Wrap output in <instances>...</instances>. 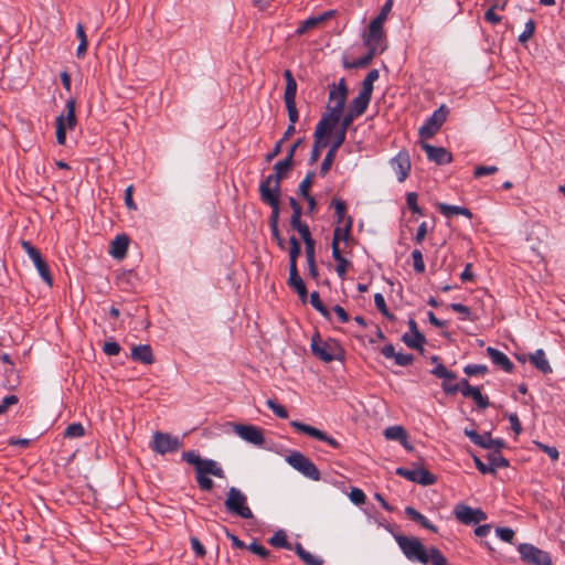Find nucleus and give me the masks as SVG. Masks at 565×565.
<instances>
[{"label":"nucleus","mask_w":565,"mask_h":565,"mask_svg":"<svg viewBox=\"0 0 565 565\" xmlns=\"http://www.w3.org/2000/svg\"><path fill=\"white\" fill-rule=\"evenodd\" d=\"M182 458L189 465L194 466L195 479L202 491L209 492L214 487V482L209 478V476H214L216 478L225 477L223 468L215 460L203 459L195 451H185L182 454Z\"/></svg>","instance_id":"obj_1"},{"label":"nucleus","mask_w":565,"mask_h":565,"mask_svg":"<svg viewBox=\"0 0 565 565\" xmlns=\"http://www.w3.org/2000/svg\"><path fill=\"white\" fill-rule=\"evenodd\" d=\"M347 97L348 87L344 78H341L338 85L334 83L331 84L329 86L327 114H324L321 119H327L328 122L337 126L343 115Z\"/></svg>","instance_id":"obj_2"},{"label":"nucleus","mask_w":565,"mask_h":565,"mask_svg":"<svg viewBox=\"0 0 565 565\" xmlns=\"http://www.w3.org/2000/svg\"><path fill=\"white\" fill-rule=\"evenodd\" d=\"M395 539L407 559L417 561L422 564L431 561L430 550L427 552L419 539L404 535H397Z\"/></svg>","instance_id":"obj_3"},{"label":"nucleus","mask_w":565,"mask_h":565,"mask_svg":"<svg viewBox=\"0 0 565 565\" xmlns=\"http://www.w3.org/2000/svg\"><path fill=\"white\" fill-rule=\"evenodd\" d=\"M227 512L242 519H252V510L247 505V497L237 488L231 487L224 502Z\"/></svg>","instance_id":"obj_4"},{"label":"nucleus","mask_w":565,"mask_h":565,"mask_svg":"<svg viewBox=\"0 0 565 565\" xmlns=\"http://www.w3.org/2000/svg\"><path fill=\"white\" fill-rule=\"evenodd\" d=\"M291 167L292 162L290 161V157H286L285 159L278 161L274 166V173L269 174L265 180L262 181L259 191H264L266 189L270 192L280 193V183L284 178V173L290 170Z\"/></svg>","instance_id":"obj_5"},{"label":"nucleus","mask_w":565,"mask_h":565,"mask_svg":"<svg viewBox=\"0 0 565 565\" xmlns=\"http://www.w3.org/2000/svg\"><path fill=\"white\" fill-rule=\"evenodd\" d=\"M286 460L294 469L301 472L305 477L313 481L320 480V472L316 465L301 452L294 451Z\"/></svg>","instance_id":"obj_6"},{"label":"nucleus","mask_w":565,"mask_h":565,"mask_svg":"<svg viewBox=\"0 0 565 565\" xmlns=\"http://www.w3.org/2000/svg\"><path fill=\"white\" fill-rule=\"evenodd\" d=\"M182 447V441L178 436L168 433L156 431L152 435L151 448L153 451L166 455L175 452Z\"/></svg>","instance_id":"obj_7"},{"label":"nucleus","mask_w":565,"mask_h":565,"mask_svg":"<svg viewBox=\"0 0 565 565\" xmlns=\"http://www.w3.org/2000/svg\"><path fill=\"white\" fill-rule=\"evenodd\" d=\"M521 559L532 565H552V559L545 551L537 548L536 546L522 543L518 546Z\"/></svg>","instance_id":"obj_8"},{"label":"nucleus","mask_w":565,"mask_h":565,"mask_svg":"<svg viewBox=\"0 0 565 565\" xmlns=\"http://www.w3.org/2000/svg\"><path fill=\"white\" fill-rule=\"evenodd\" d=\"M22 247L24 248L29 257L32 259L41 278L46 282L49 287H51L53 285V278L46 262L42 258L40 250L35 248L30 242L26 241L22 242Z\"/></svg>","instance_id":"obj_9"},{"label":"nucleus","mask_w":565,"mask_h":565,"mask_svg":"<svg viewBox=\"0 0 565 565\" xmlns=\"http://www.w3.org/2000/svg\"><path fill=\"white\" fill-rule=\"evenodd\" d=\"M454 514L456 519L465 525L478 524L487 520V514L481 509H472L465 503L456 504Z\"/></svg>","instance_id":"obj_10"},{"label":"nucleus","mask_w":565,"mask_h":565,"mask_svg":"<svg viewBox=\"0 0 565 565\" xmlns=\"http://www.w3.org/2000/svg\"><path fill=\"white\" fill-rule=\"evenodd\" d=\"M448 115V109L441 105L434 114L425 121L419 128V136L422 138H431L440 129Z\"/></svg>","instance_id":"obj_11"},{"label":"nucleus","mask_w":565,"mask_h":565,"mask_svg":"<svg viewBox=\"0 0 565 565\" xmlns=\"http://www.w3.org/2000/svg\"><path fill=\"white\" fill-rule=\"evenodd\" d=\"M312 353L323 362H332L337 359L339 345L335 341H322L313 337L311 341Z\"/></svg>","instance_id":"obj_12"},{"label":"nucleus","mask_w":565,"mask_h":565,"mask_svg":"<svg viewBox=\"0 0 565 565\" xmlns=\"http://www.w3.org/2000/svg\"><path fill=\"white\" fill-rule=\"evenodd\" d=\"M396 475L404 477L405 479L417 482L423 486H430L437 481L435 475L430 473L428 470L424 468L419 469H407L404 467H399L396 469Z\"/></svg>","instance_id":"obj_13"},{"label":"nucleus","mask_w":565,"mask_h":565,"mask_svg":"<svg viewBox=\"0 0 565 565\" xmlns=\"http://www.w3.org/2000/svg\"><path fill=\"white\" fill-rule=\"evenodd\" d=\"M290 425L298 431L303 433V434H306L312 438H316L318 440L324 441L334 449H339L341 447L340 443L337 439H334L333 437L329 436L327 433H324L313 426L303 424L298 420H292L290 423Z\"/></svg>","instance_id":"obj_14"},{"label":"nucleus","mask_w":565,"mask_h":565,"mask_svg":"<svg viewBox=\"0 0 565 565\" xmlns=\"http://www.w3.org/2000/svg\"><path fill=\"white\" fill-rule=\"evenodd\" d=\"M390 166L395 172L397 181L404 182L412 169L409 153L406 150H401L390 160Z\"/></svg>","instance_id":"obj_15"},{"label":"nucleus","mask_w":565,"mask_h":565,"mask_svg":"<svg viewBox=\"0 0 565 565\" xmlns=\"http://www.w3.org/2000/svg\"><path fill=\"white\" fill-rule=\"evenodd\" d=\"M364 45L369 51L381 54L386 50L384 31L369 25V32L364 39Z\"/></svg>","instance_id":"obj_16"},{"label":"nucleus","mask_w":565,"mask_h":565,"mask_svg":"<svg viewBox=\"0 0 565 565\" xmlns=\"http://www.w3.org/2000/svg\"><path fill=\"white\" fill-rule=\"evenodd\" d=\"M234 431L244 440L262 446L265 443L263 430L257 426L237 424L234 426Z\"/></svg>","instance_id":"obj_17"},{"label":"nucleus","mask_w":565,"mask_h":565,"mask_svg":"<svg viewBox=\"0 0 565 565\" xmlns=\"http://www.w3.org/2000/svg\"><path fill=\"white\" fill-rule=\"evenodd\" d=\"M259 194H260L262 201L271 207V213L269 216V227L278 226L279 213H280V207H279L280 193L270 192L265 189L264 191H259Z\"/></svg>","instance_id":"obj_18"},{"label":"nucleus","mask_w":565,"mask_h":565,"mask_svg":"<svg viewBox=\"0 0 565 565\" xmlns=\"http://www.w3.org/2000/svg\"><path fill=\"white\" fill-rule=\"evenodd\" d=\"M287 285L297 292L302 303L307 302L308 291L303 279L298 273V267L289 268Z\"/></svg>","instance_id":"obj_19"},{"label":"nucleus","mask_w":565,"mask_h":565,"mask_svg":"<svg viewBox=\"0 0 565 565\" xmlns=\"http://www.w3.org/2000/svg\"><path fill=\"white\" fill-rule=\"evenodd\" d=\"M422 149L426 152L427 158L437 164H446L451 162V153L443 147H435L429 143H422Z\"/></svg>","instance_id":"obj_20"},{"label":"nucleus","mask_w":565,"mask_h":565,"mask_svg":"<svg viewBox=\"0 0 565 565\" xmlns=\"http://www.w3.org/2000/svg\"><path fill=\"white\" fill-rule=\"evenodd\" d=\"M335 127L337 126L328 122L327 119H320L313 134L315 141L312 147H317L320 151L322 148L327 147L328 140L326 137L330 135Z\"/></svg>","instance_id":"obj_21"},{"label":"nucleus","mask_w":565,"mask_h":565,"mask_svg":"<svg viewBox=\"0 0 565 565\" xmlns=\"http://www.w3.org/2000/svg\"><path fill=\"white\" fill-rule=\"evenodd\" d=\"M334 13H335L334 10H329V11H326L317 17H310V18L306 19L303 22H301V24L296 30V34L297 35L305 34L308 30L315 29L318 25H320L321 23H323L324 21L331 19L334 15Z\"/></svg>","instance_id":"obj_22"},{"label":"nucleus","mask_w":565,"mask_h":565,"mask_svg":"<svg viewBox=\"0 0 565 565\" xmlns=\"http://www.w3.org/2000/svg\"><path fill=\"white\" fill-rule=\"evenodd\" d=\"M129 238L127 235H117L110 244L109 253L116 259H122L128 249Z\"/></svg>","instance_id":"obj_23"},{"label":"nucleus","mask_w":565,"mask_h":565,"mask_svg":"<svg viewBox=\"0 0 565 565\" xmlns=\"http://www.w3.org/2000/svg\"><path fill=\"white\" fill-rule=\"evenodd\" d=\"M487 353L495 365L500 366L508 373H511L513 371L514 364L503 352L492 347H489L487 349Z\"/></svg>","instance_id":"obj_24"},{"label":"nucleus","mask_w":565,"mask_h":565,"mask_svg":"<svg viewBox=\"0 0 565 565\" xmlns=\"http://www.w3.org/2000/svg\"><path fill=\"white\" fill-rule=\"evenodd\" d=\"M529 361L544 374L552 373V367L546 359L544 350L537 349L534 353L529 354Z\"/></svg>","instance_id":"obj_25"},{"label":"nucleus","mask_w":565,"mask_h":565,"mask_svg":"<svg viewBox=\"0 0 565 565\" xmlns=\"http://www.w3.org/2000/svg\"><path fill=\"white\" fill-rule=\"evenodd\" d=\"M131 358L143 364H152L154 359L151 347L148 344L135 345L131 349Z\"/></svg>","instance_id":"obj_26"},{"label":"nucleus","mask_w":565,"mask_h":565,"mask_svg":"<svg viewBox=\"0 0 565 565\" xmlns=\"http://www.w3.org/2000/svg\"><path fill=\"white\" fill-rule=\"evenodd\" d=\"M371 98H372L371 95L360 90L358 96L352 99L349 110H351L352 113H354L358 116L363 115L371 102Z\"/></svg>","instance_id":"obj_27"},{"label":"nucleus","mask_w":565,"mask_h":565,"mask_svg":"<svg viewBox=\"0 0 565 565\" xmlns=\"http://www.w3.org/2000/svg\"><path fill=\"white\" fill-rule=\"evenodd\" d=\"M439 212L445 215L446 217H450L452 215H463L468 218L472 217V213L469 209L463 206H457V205H449L446 203H439L438 204Z\"/></svg>","instance_id":"obj_28"},{"label":"nucleus","mask_w":565,"mask_h":565,"mask_svg":"<svg viewBox=\"0 0 565 565\" xmlns=\"http://www.w3.org/2000/svg\"><path fill=\"white\" fill-rule=\"evenodd\" d=\"M405 513L412 521L419 523L423 527L431 532H437V527L434 524H431L425 515H423L413 507H406Z\"/></svg>","instance_id":"obj_29"},{"label":"nucleus","mask_w":565,"mask_h":565,"mask_svg":"<svg viewBox=\"0 0 565 565\" xmlns=\"http://www.w3.org/2000/svg\"><path fill=\"white\" fill-rule=\"evenodd\" d=\"M284 77L286 79V88L284 94L285 102L296 100L297 82L290 70H285Z\"/></svg>","instance_id":"obj_30"},{"label":"nucleus","mask_w":565,"mask_h":565,"mask_svg":"<svg viewBox=\"0 0 565 565\" xmlns=\"http://www.w3.org/2000/svg\"><path fill=\"white\" fill-rule=\"evenodd\" d=\"M402 340L403 342L408 347V348H412V349H416V350H419V351H423L424 350V344L426 342V339L424 337L423 333H405L403 337H402Z\"/></svg>","instance_id":"obj_31"},{"label":"nucleus","mask_w":565,"mask_h":565,"mask_svg":"<svg viewBox=\"0 0 565 565\" xmlns=\"http://www.w3.org/2000/svg\"><path fill=\"white\" fill-rule=\"evenodd\" d=\"M76 102L74 98H70L66 102V116H64L65 126L72 130L77 124L76 119Z\"/></svg>","instance_id":"obj_32"},{"label":"nucleus","mask_w":565,"mask_h":565,"mask_svg":"<svg viewBox=\"0 0 565 565\" xmlns=\"http://www.w3.org/2000/svg\"><path fill=\"white\" fill-rule=\"evenodd\" d=\"M268 543L274 547H280L291 550L292 545L287 540V534L284 530H278L271 537L268 539Z\"/></svg>","instance_id":"obj_33"},{"label":"nucleus","mask_w":565,"mask_h":565,"mask_svg":"<svg viewBox=\"0 0 565 565\" xmlns=\"http://www.w3.org/2000/svg\"><path fill=\"white\" fill-rule=\"evenodd\" d=\"M384 436L390 440H399L401 444L406 443V431L402 426H391L384 430Z\"/></svg>","instance_id":"obj_34"},{"label":"nucleus","mask_w":565,"mask_h":565,"mask_svg":"<svg viewBox=\"0 0 565 565\" xmlns=\"http://www.w3.org/2000/svg\"><path fill=\"white\" fill-rule=\"evenodd\" d=\"M352 227V218L350 216L347 217L344 227L337 226L333 231L332 242L340 243V241H347Z\"/></svg>","instance_id":"obj_35"},{"label":"nucleus","mask_w":565,"mask_h":565,"mask_svg":"<svg viewBox=\"0 0 565 565\" xmlns=\"http://www.w3.org/2000/svg\"><path fill=\"white\" fill-rule=\"evenodd\" d=\"M488 462L490 467L493 468V473H495L498 468H507L509 467V460L505 459L499 450H495L487 456Z\"/></svg>","instance_id":"obj_36"},{"label":"nucleus","mask_w":565,"mask_h":565,"mask_svg":"<svg viewBox=\"0 0 565 565\" xmlns=\"http://www.w3.org/2000/svg\"><path fill=\"white\" fill-rule=\"evenodd\" d=\"M289 268H294L297 267V259L301 253V245L295 236L289 238Z\"/></svg>","instance_id":"obj_37"},{"label":"nucleus","mask_w":565,"mask_h":565,"mask_svg":"<svg viewBox=\"0 0 565 565\" xmlns=\"http://www.w3.org/2000/svg\"><path fill=\"white\" fill-rule=\"evenodd\" d=\"M392 9V0L385 2L381 12L371 21L370 25L383 30V24Z\"/></svg>","instance_id":"obj_38"},{"label":"nucleus","mask_w":565,"mask_h":565,"mask_svg":"<svg viewBox=\"0 0 565 565\" xmlns=\"http://www.w3.org/2000/svg\"><path fill=\"white\" fill-rule=\"evenodd\" d=\"M379 77H380L379 70H375V68L371 70L362 83L361 92L366 93L372 96L373 84H374V82H376L379 79Z\"/></svg>","instance_id":"obj_39"},{"label":"nucleus","mask_w":565,"mask_h":565,"mask_svg":"<svg viewBox=\"0 0 565 565\" xmlns=\"http://www.w3.org/2000/svg\"><path fill=\"white\" fill-rule=\"evenodd\" d=\"M331 205L334 207L335 216H337V223L338 224H345V213H347V204L344 201H341L339 199L332 200Z\"/></svg>","instance_id":"obj_40"},{"label":"nucleus","mask_w":565,"mask_h":565,"mask_svg":"<svg viewBox=\"0 0 565 565\" xmlns=\"http://www.w3.org/2000/svg\"><path fill=\"white\" fill-rule=\"evenodd\" d=\"M66 129L64 121V115H60L56 118V141L58 145L64 146L66 142Z\"/></svg>","instance_id":"obj_41"},{"label":"nucleus","mask_w":565,"mask_h":565,"mask_svg":"<svg viewBox=\"0 0 565 565\" xmlns=\"http://www.w3.org/2000/svg\"><path fill=\"white\" fill-rule=\"evenodd\" d=\"M85 435V428L81 423H73L68 425L64 431L66 438H81Z\"/></svg>","instance_id":"obj_42"},{"label":"nucleus","mask_w":565,"mask_h":565,"mask_svg":"<svg viewBox=\"0 0 565 565\" xmlns=\"http://www.w3.org/2000/svg\"><path fill=\"white\" fill-rule=\"evenodd\" d=\"M480 447L484 449H495L500 450L504 447V441L502 439H492L489 433L482 435V444Z\"/></svg>","instance_id":"obj_43"},{"label":"nucleus","mask_w":565,"mask_h":565,"mask_svg":"<svg viewBox=\"0 0 565 565\" xmlns=\"http://www.w3.org/2000/svg\"><path fill=\"white\" fill-rule=\"evenodd\" d=\"M310 303L312 305V307L319 311L323 317L326 318H330V312L329 310L327 309V307L323 305V302L321 301L320 299V296H319V292L318 291H313L311 292L310 295Z\"/></svg>","instance_id":"obj_44"},{"label":"nucleus","mask_w":565,"mask_h":565,"mask_svg":"<svg viewBox=\"0 0 565 565\" xmlns=\"http://www.w3.org/2000/svg\"><path fill=\"white\" fill-rule=\"evenodd\" d=\"M431 374L444 380H455L457 377L456 374L449 371L443 363H437L435 369L431 370Z\"/></svg>","instance_id":"obj_45"},{"label":"nucleus","mask_w":565,"mask_h":565,"mask_svg":"<svg viewBox=\"0 0 565 565\" xmlns=\"http://www.w3.org/2000/svg\"><path fill=\"white\" fill-rule=\"evenodd\" d=\"M313 177H315L313 172H308L307 175L305 177V179L300 182L298 192L302 198L310 195L309 191H310V188L313 182Z\"/></svg>","instance_id":"obj_46"},{"label":"nucleus","mask_w":565,"mask_h":565,"mask_svg":"<svg viewBox=\"0 0 565 565\" xmlns=\"http://www.w3.org/2000/svg\"><path fill=\"white\" fill-rule=\"evenodd\" d=\"M413 267L414 270L418 274H423L425 271V263L423 258V253L419 249H414L412 252Z\"/></svg>","instance_id":"obj_47"},{"label":"nucleus","mask_w":565,"mask_h":565,"mask_svg":"<svg viewBox=\"0 0 565 565\" xmlns=\"http://www.w3.org/2000/svg\"><path fill=\"white\" fill-rule=\"evenodd\" d=\"M290 226L296 230L303 242L313 239L309 230V226L301 221L290 224Z\"/></svg>","instance_id":"obj_48"},{"label":"nucleus","mask_w":565,"mask_h":565,"mask_svg":"<svg viewBox=\"0 0 565 565\" xmlns=\"http://www.w3.org/2000/svg\"><path fill=\"white\" fill-rule=\"evenodd\" d=\"M266 404L277 417L282 419L288 418V412L282 405L278 404L274 399H267Z\"/></svg>","instance_id":"obj_49"},{"label":"nucleus","mask_w":565,"mask_h":565,"mask_svg":"<svg viewBox=\"0 0 565 565\" xmlns=\"http://www.w3.org/2000/svg\"><path fill=\"white\" fill-rule=\"evenodd\" d=\"M463 372L468 376L483 375L488 372V367L483 364H468L463 367Z\"/></svg>","instance_id":"obj_50"},{"label":"nucleus","mask_w":565,"mask_h":565,"mask_svg":"<svg viewBox=\"0 0 565 565\" xmlns=\"http://www.w3.org/2000/svg\"><path fill=\"white\" fill-rule=\"evenodd\" d=\"M335 156H337V152H334L333 150H328V152L321 163V167H320V173L322 177H324L329 172V170L335 159Z\"/></svg>","instance_id":"obj_51"},{"label":"nucleus","mask_w":565,"mask_h":565,"mask_svg":"<svg viewBox=\"0 0 565 565\" xmlns=\"http://www.w3.org/2000/svg\"><path fill=\"white\" fill-rule=\"evenodd\" d=\"M535 23L533 20H529L525 23L523 32L519 35V42L525 43L527 42L534 34Z\"/></svg>","instance_id":"obj_52"},{"label":"nucleus","mask_w":565,"mask_h":565,"mask_svg":"<svg viewBox=\"0 0 565 565\" xmlns=\"http://www.w3.org/2000/svg\"><path fill=\"white\" fill-rule=\"evenodd\" d=\"M374 303L382 315L386 316L390 319L393 318V316L388 312L385 299L382 294L377 292L374 295Z\"/></svg>","instance_id":"obj_53"},{"label":"nucleus","mask_w":565,"mask_h":565,"mask_svg":"<svg viewBox=\"0 0 565 565\" xmlns=\"http://www.w3.org/2000/svg\"><path fill=\"white\" fill-rule=\"evenodd\" d=\"M289 204H290V206L292 209V215H291V218H290V224L296 223L298 221H301L302 209H301L300 204L292 196L289 198Z\"/></svg>","instance_id":"obj_54"},{"label":"nucleus","mask_w":565,"mask_h":565,"mask_svg":"<svg viewBox=\"0 0 565 565\" xmlns=\"http://www.w3.org/2000/svg\"><path fill=\"white\" fill-rule=\"evenodd\" d=\"M247 548L255 555L266 558L269 556V551L263 545L258 544L256 541H253Z\"/></svg>","instance_id":"obj_55"},{"label":"nucleus","mask_w":565,"mask_h":565,"mask_svg":"<svg viewBox=\"0 0 565 565\" xmlns=\"http://www.w3.org/2000/svg\"><path fill=\"white\" fill-rule=\"evenodd\" d=\"M349 498L354 504L358 505L363 504L366 499L365 493L359 488H352L349 493Z\"/></svg>","instance_id":"obj_56"},{"label":"nucleus","mask_w":565,"mask_h":565,"mask_svg":"<svg viewBox=\"0 0 565 565\" xmlns=\"http://www.w3.org/2000/svg\"><path fill=\"white\" fill-rule=\"evenodd\" d=\"M376 55L377 54L369 51L367 54L353 62L351 66L356 68L366 67Z\"/></svg>","instance_id":"obj_57"},{"label":"nucleus","mask_w":565,"mask_h":565,"mask_svg":"<svg viewBox=\"0 0 565 565\" xmlns=\"http://www.w3.org/2000/svg\"><path fill=\"white\" fill-rule=\"evenodd\" d=\"M285 104L288 111L289 121L291 125H295L299 117L296 100L285 102Z\"/></svg>","instance_id":"obj_58"},{"label":"nucleus","mask_w":565,"mask_h":565,"mask_svg":"<svg viewBox=\"0 0 565 565\" xmlns=\"http://www.w3.org/2000/svg\"><path fill=\"white\" fill-rule=\"evenodd\" d=\"M406 202L407 206L412 210L413 213L423 214V211L417 203V194L415 192L407 194Z\"/></svg>","instance_id":"obj_59"},{"label":"nucleus","mask_w":565,"mask_h":565,"mask_svg":"<svg viewBox=\"0 0 565 565\" xmlns=\"http://www.w3.org/2000/svg\"><path fill=\"white\" fill-rule=\"evenodd\" d=\"M299 558L306 564V565H322L323 559L310 554L309 552L305 551Z\"/></svg>","instance_id":"obj_60"},{"label":"nucleus","mask_w":565,"mask_h":565,"mask_svg":"<svg viewBox=\"0 0 565 565\" xmlns=\"http://www.w3.org/2000/svg\"><path fill=\"white\" fill-rule=\"evenodd\" d=\"M498 171V167L495 166H479L475 169V177L481 178L484 175L493 174Z\"/></svg>","instance_id":"obj_61"},{"label":"nucleus","mask_w":565,"mask_h":565,"mask_svg":"<svg viewBox=\"0 0 565 565\" xmlns=\"http://www.w3.org/2000/svg\"><path fill=\"white\" fill-rule=\"evenodd\" d=\"M475 401V403L478 405V407L484 409L489 406V399L487 396H483L481 394L480 388L478 387L473 395L470 396Z\"/></svg>","instance_id":"obj_62"},{"label":"nucleus","mask_w":565,"mask_h":565,"mask_svg":"<svg viewBox=\"0 0 565 565\" xmlns=\"http://www.w3.org/2000/svg\"><path fill=\"white\" fill-rule=\"evenodd\" d=\"M497 534L503 542L507 543H512L514 539V531L510 527H498Z\"/></svg>","instance_id":"obj_63"},{"label":"nucleus","mask_w":565,"mask_h":565,"mask_svg":"<svg viewBox=\"0 0 565 565\" xmlns=\"http://www.w3.org/2000/svg\"><path fill=\"white\" fill-rule=\"evenodd\" d=\"M430 556L433 565H447L446 557L441 554V552L438 548L431 547Z\"/></svg>","instance_id":"obj_64"}]
</instances>
